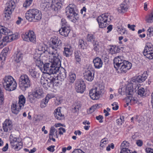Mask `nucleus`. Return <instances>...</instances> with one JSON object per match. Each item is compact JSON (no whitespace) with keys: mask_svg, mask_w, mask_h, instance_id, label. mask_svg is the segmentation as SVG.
<instances>
[{"mask_svg":"<svg viewBox=\"0 0 153 153\" xmlns=\"http://www.w3.org/2000/svg\"><path fill=\"white\" fill-rule=\"evenodd\" d=\"M42 13L40 11L36 9H30L25 13V17L28 21L36 22L42 19Z\"/></svg>","mask_w":153,"mask_h":153,"instance_id":"nucleus-4","label":"nucleus"},{"mask_svg":"<svg viewBox=\"0 0 153 153\" xmlns=\"http://www.w3.org/2000/svg\"><path fill=\"white\" fill-rule=\"evenodd\" d=\"M122 56H119L115 57L114 59V66L118 73H125L132 67V64L124 60Z\"/></svg>","mask_w":153,"mask_h":153,"instance_id":"nucleus-2","label":"nucleus"},{"mask_svg":"<svg viewBox=\"0 0 153 153\" xmlns=\"http://www.w3.org/2000/svg\"><path fill=\"white\" fill-rule=\"evenodd\" d=\"M84 75L85 79L88 81L91 82L94 79V74H92V72L89 70L85 71Z\"/></svg>","mask_w":153,"mask_h":153,"instance_id":"nucleus-23","label":"nucleus"},{"mask_svg":"<svg viewBox=\"0 0 153 153\" xmlns=\"http://www.w3.org/2000/svg\"><path fill=\"white\" fill-rule=\"evenodd\" d=\"M55 97V95L53 93L48 94H47L45 99L49 101V100L51 98Z\"/></svg>","mask_w":153,"mask_h":153,"instance_id":"nucleus-54","label":"nucleus"},{"mask_svg":"<svg viewBox=\"0 0 153 153\" xmlns=\"http://www.w3.org/2000/svg\"><path fill=\"white\" fill-rule=\"evenodd\" d=\"M29 72L31 76L34 78L36 77L37 73L34 70H33L32 69H30Z\"/></svg>","mask_w":153,"mask_h":153,"instance_id":"nucleus-56","label":"nucleus"},{"mask_svg":"<svg viewBox=\"0 0 153 153\" xmlns=\"http://www.w3.org/2000/svg\"><path fill=\"white\" fill-rule=\"evenodd\" d=\"M75 5L74 4H69L66 8V15L68 19H72L74 18L76 20H78L79 17L78 14L75 11Z\"/></svg>","mask_w":153,"mask_h":153,"instance_id":"nucleus-10","label":"nucleus"},{"mask_svg":"<svg viewBox=\"0 0 153 153\" xmlns=\"http://www.w3.org/2000/svg\"><path fill=\"white\" fill-rule=\"evenodd\" d=\"M10 32V30L5 27L0 26V33L3 34L7 35Z\"/></svg>","mask_w":153,"mask_h":153,"instance_id":"nucleus-40","label":"nucleus"},{"mask_svg":"<svg viewBox=\"0 0 153 153\" xmlns=\"http://www.w3.org/2000/svg\"><path fill=\"white\" fill-rule=\"evenodd\" d=\"M135 85V88H134V91H136L137 90H138V94L141 96H143L145 93V90L144 88L142 87L140 88V84H138L137 85Z\"/></svg>","mask_w":153,"mask_h":153,"instance_id":"nucleus-31","label":"nucleus"},{"mask_svg":"<svg viewBox=\"0 0 153 153\" xmlns=\"http://www.w3.org/2000/svg\"><path fill=\"white\" fill-rule=\"evenodd\" d=\"M52 86L50 88H54L55 86H58L59 85V82L58 81V80H56L55 79L53 78L51 80Z\"/></svg>","mask_w":153,"mask_h":153,"instance_id":"nucleus-49","label":"nucleus"},{"mask_svg":"<svg viewBox=\"0 0 153 153\" xmlns=\"http://www.w3.org/2000/svg\"><path fill=\"white\" fill-rule=\"evenodd\" d=\"M13 128V123L9 119H6L2 123V128L4 132H10L12 130Z\"/></svg>","mask_w":153,"mask_h":153,"instance_id":"nucleus-15","label":"nucleus"},{"mask_svg":"<svg viewBox=\"0 0 153 153\" xmlns=\"http://www.w3.org/2000/svg\"><path fill=\"white\" fill-rule=\"evenodd\" d=\"M102 92V89L99 87L91 89L89 91V96L93 100H98L100 97Z\"/></svg>","mask_w":153,"mask_h":153,"instance_id":"nucleus-14","label":"nucleus"},{"mask_svg":"<svg viewBox=\"0 0 153 153\" xmlns=\"http://www.w3.org/2000/svg\"><path fill=\"white\" fill-rule=\"evenodd\" d=\"M9 50L8 47H5L3 49L0 54V59L3 61L5 60L8 51Z\"/></svg>","mask_w":153,"mask_h":153,"instance_id":"nucleus-29","label":"nucleus"},{"mask_svg":"<svg viewBox=\"0 0 153 153\" xmlns=\"http://www.w3.org/2000/svg\"><path fill=\"white\" fill-rule=\"evenodd\" d=\"M46 51L45 45L43 44L40 43L38 47V49L36 51L37 55H38L39 56H41V55L44 53Z\"/></svg>","mask_w":153,"mask_h":153,"instance_id":"nucleus-22","label":"nucleus"},{"mask_svg":"<svg viewBox=\"0 0 153 153\" xmlns=\"http://www.w3.org/2000/svg\"><path fill=\"white\" fill-rule=\"evenodd\" d=\"M55 146H49L47 148V150L51 152H53L54 150V147Z\"/></svg>","mask_w":153,"mask_h":153,"instance_id":"nucleus-59","label":"nucleus"},{"mask_svg":"<svg viewBox=\"0 0 153 153\" xmlns=\"http://www.w3.org/2000/svg\"><path fill=\"white\" fill-rule=\"evenodd\" d=\"M75 58L76 61L77 62H81V59L77 51L75 52Z\"/></svg>","mask_w":153,"mask_h":153,"instance_id":"nucleus-55","label":"nucleus"},{"mask_svg":"<svg viewBox=\"0 0 153 153\" xmlns=\"http://www.w3.org/2000/svg\"><path fill=\"white\" fill-rule=\"evenodd\" d=\"M57 131L55 128L53 126H52L50 130L49 137H51L52 136H54V137H57Z\"/></svg>","mask_w":153,"mask_h":153,"instance_id":"nucleus-36","label":"nucleus"},{"mask_svg":"<svg viewBox=\"0 0 153 153\" xmlns=\"http://www.w3.org/2000/svg\"><path fill=\"white\" fill-rule=\"evenodd\" d=\"M95 36L92 34H88L87 36L86 40L88 42H92L95 39Z\"/></svg>","mask_w":153,"mask_h":153,"instance_id":"nucleus-45","label":"nucleus"},{"mask_svg":"<svg viewBox=\"0 0 153 153\" xmlns=\"http://www.w3.org/2000/svg\"><path fill=\"white\" fill-rule=\"evenodd\" d=\"M76 79L75 74L72 72L70 73L69 75L68 81L70 82L73 83Z\"/></svg>","mask_w":153,"mask_h":153,"instance_id":"nucleus-39","label":"nucleus"},{"mask_svg":"<svg viewBox=\"0 0 153 153\" xmlns=\"http://www.w3.org/2000/svg\"><path fill=\"white\" fill-rule=\"evenodd\" d=\"M96 119L99 121V123H102L103 122V116L99 115L98 116H97L96 117Z\"/></svg>","mask_w":153,"mask_h":153,"instance_id":"nucleus-58","label":"nucleus"},{"mask_svg":"<svg viewBox=\"0 0 153 153\" xmlns=\"http://www.w3.org/2000/svg\"><path fill=\"white\" fill-rule=\"evenodd\" d=\"M126 31V29L123 27H120L118 28V31L120 34L123 35L124 34Z\"/></svg>","mask_w":153,"mask_h":153,"instance_id":"nucleus-53","label":"nucleus"},{"mask_svg":"<svg viewBox=\"0 0 153 153\" xmlns=\"http://www.w3.org/2000/svg\"><path fill=\"white\" fill-rule=\"evenodd\" d=\"M26 102V98L22 94L19 96L17 103H13L11 105V111L15 114H18L20 110L24 108Z\"/></svg>","mask_w":153,"mask_h":153,"instance_id":"nucleus-5","label":"nucleus"},{"mask_svg":"<svg viewBox=\"0 0 153 153\" xmlns=\"http://www.w3.org/2000/svg\"><path fill=\"white\" fill-rule=\"evenodd\" d=\"M128 7V4L125 1H123L120 5L118 10L119 13H124L127 11Z\"/></svg>","mask_w":153,"mask_h":153,"instance_id":"nucleus-21","label":"nucleus"},{"mask_svg":"<svg viewBox=\"0 0 153 153\" xmlns=\"http://www.w3.org/2000/svg\"><path fill=\"white\" fill-rule=\"evenodd\" d=\"M23 54L20 51H17L13 55V59L15 63H20L23 59Z\"/></svg>","mask_w":153,"mask_h":153,"instance_id":"nucleus-17","label":"nucleus"},{"mask_svg":"<svg viewBox=\"0 0 153 153\" xmlns=\"http://www.w3.org/2000/svg\"><path fill=\"white\" fill-rule=\"evenodd\" d=\"M62 0H52L51 4H46L45 7L49 9H51L55 11H58L61 8Z\"/></svg>","mask_w":153,"mask_h":153,"instance_id":"nucleus-11","label":"nucleus"},{"mask_svg":"<svg viewBox=\"0 0 153 153\" xmlns=\"http://www.w3.org/2000/svg\"><path fill=\"white\" fill-rule=\"evenodd\" d=\"M146 21L149 23H151L153 22V11L146 17Z\"/></svg>","mask_w":153,"mask_h":153,"instance_id":"nucleus-47","label":"nucleus"},{"mask_svg":"<svg viewBox=\"0 0 153 153\" xmlns=\"http://www.w3.org/2000/svg\"><path fill=\"white\" fill-rule=\"evenodd\" d=\"M108 143V140L107 138L102 139L100 144V146L102 147H105Z\"/></svg>","mask_w":153,"mask_h":153,"instance_id":"nucleus-43","label":"nucleus"},{"mask_svg":"<svg viewBox=\"0 0 153 153\" xmlns=\"http://www.w3.org/2000/svg\"><path fill=\"white\" fill-rule=\"evenodd\" d=\"M62 42L57 38H53L52 40L51 45L48 48L46 51L50 55L51 58H57L60 59L61 57L58 52L60 50L61 47Z\"/></svg>","mask_w":153,"mask_h":153,"instance_id":"nucleus-3","label":"nucleus"},{"mask_svg":"<svg viewBox=\"0 0 153 153\" xmlns=\"http://www.w3.org/2000/svg\"><path fill=\"white\" fill-rule=\"evenodd\" d=\"M86 8L85 7H83L82 9L81 10L80 13L83 15V17L86 18Z\"/></svg>","mask_w":153,"mask_h":153,"instance_id":"nucleus-57","label":"nucleus"},{"mask_svg":"<svg viewBox=\"0 0 153 153\" xmlns=\"http://www.w3.org/2000/svg\"><path fill=\"white\" fill-rule=\"evenodd\" d=\"M78 46L79 48L81 49H84L85 48V43L83 40L82 39L79 40Z\"/></svg>","mask_w":153,"mask_h":153,"instance_id":"nucleus-42","label":"nucleus"},{"mask_svg":"<svg viewBox=\"0 0 153 153\" xmlns=\"http://www.w3.org/2000/svg\"><path fill=\"white\" fill-rule=\"evenodd\" d=\"M136 143L139 146H141L143 144L142 141L140 140H137Z\"/></svg>","mask_w":153,"mask_h":153,"instance_id":"nucleus-62","label":"nucleus"},{"mask_svg":"<svg viewBox=\"0 0 153 153\" xmlns=\"http://www.w3.org/2000/svg\"><path fill=\"white\" fill-rule=\"evenodd\" d=\"M85 88V84L82 79H80L76 83L75 89L77 93L81 94L83 93Z\"/></svg>","mask_w":153,"mask_h":153,"instance_id":"nucleus-16","label":"nucleus"},{"mask_svg":"<svg viewBox=\"0 0 153 153\" xmlns=\"http://www.w3.org/2000/svg\"><path fill=\"white\" fill-rule=\"evenodd\" d=\"M54 114L55 118L58 120H62L64 118V115L61 113L60 109L59 108L55 110Z\"/></svg>","mask_w":153,"mask_h":153,"instance_id":"nucleus-26","label":"nucleus"},{"mask_svg":"<svg viewBox=\"0 0 153 153\" xmlns=\"http://www.w3.org/2000/svg\"><path fill=\"white\" fill-rule=\"evenodd\" d=\"M81 107V106L79 104H77L73 108V110H74L75 112L78 111L79 108Z\"/></svg>","mask_w":153,"mask_h":153,"instance_id":"nucleus-60","label":"nucleus"},{"mask_svg":"<svg viewBox=\"0 0 153 153\" xmlns=\"http://www.w3.org/2000/svg\"><path fill=\"white\" fill-rule=\"evenodd\" d=\"M148 76V74L146 72H144L141 75H139L136 77V81L140 83H141L147 79Z\"/></svg>","mask_w":153,"mask_h":153,"instance_id":"nucleus-25","label":"nucleus"},{"mask_svg":"<svg viewBox=\"0 0 153 153\" xmlns=\"http://www.w3.org/2000/svg\"><path fill=\"white\" fill-rule=\"evenodd\" d=\"M59 32L61 35L67 36L70 32V28L61 27L59 30Z\"/></svg>","mask_w":153,"mask_h":153,"instance_id":"nucleus-33","label":"nucleus"},{"mask_svg":"<svg viewBox=\"0 0 153 153\" xmlns=\"http://www.w3.org/2000/svg\"><path fill=\"white\" fill-rule=\"evenodd\" d=\"M19 82L21 86L25 88H28L30 86V81L26 74H23L21 76L19 79Z\"/></svg>","mask_w":153,"mask_h":153,"instance_id":"nucleus-13","label":"nucleus"},{"mask_svg":"<svg viewBox=\"0 0 153 153\" xmlns=\"http://www.w3.org/2000/svg\"><path fill=\"white\" fill-rule=\"evenodd\" d=\"M44 92L42 89L39 87L36 88L32 92L33 96L36 98L39 99L43 96Z\"/></svg>","mask_w":153,"mask_h":153,"instance_id":"nucleus-18","label":"nucleus"},{"mask_svg":"<svg viewBox=\"0 0 153 153\" xmlns=\"http://www.w3.org/2000/svg\"><path fill=\"white\" fill-rule=\"evenodd\" d=\"M22 38L23 40L27 42L35 43L36 42V35L34 32L32 30L23 32L22 34Z\"/></svg>","mask_w":153,"mask_h":153,"instance_id":"nucleus-9","label":"nucleus"},{"mask_svg":"<svg viewBox=\"0 0 153 153\" xmlns=\"http://www.w3.org/2000/svg\"><path fill=\"white\" fill-rule=\"evenodd\" d=\"M65 132V129L64 128H60L59 129V134H63V133Z\"/></svg>","mask_w":153,"mask_h":153,"instance_id":"nucleus-64","label":"nucleus"},{"mask_svg":"<svg viewBox=\"0 0 153 153\" xmlns=\"http://www.w3.org/2000/svg\"><path fill=\"white\" fill-rule=\"evenodd\" d=\"M40 82L43 87L46 89L51 87L52 85L51 80L48 82L47 79V78H45L44 77L42 76L41 77Z\"/></svg>","mask_w":153,"mask_h":153,"instance_id":"nucleus-20","label":"nucleus"},{"mask_svg":"<svg viewBox=\"0 0 153 153\" xmlns=\"http://www.w3.org/2000/svg\"><path fill=\"white\" fill-rule=\"evenodd\" d=\"M98 106L99 105L98 104L93 105L89 108V110L87 111V113L88 114L92 113L97 108H99V107H98Z\"/></svg>","mask_w":153,"mask_h":153,"instance_id":"nucleus-44","label":"nucleus"},{"mask_svg":"<svg viewBox=\"0 0 153 153\" xmlns=\"http://www.w3.org/2000/svg\"><path fill=\"white\" fill-rule=\"evenodd\" d=\"M40 57L38 55L35 54L34 56V61L35 62L36 65L38 67L39 69L42 66L43 62L41 60Z\"/></svg>","mask_w":153,"mask_h":153,"instance_id":"nucleus-24","label":"nucleus"},{"mask_svg":"<svg viewBox=\"0 0 153 153\" xmlns=\"http://www.w3.org/2000/svg\"><path fill=\"white\" fill-rule=\"evenodd\" d=\"M48 101L45 98L42 99L40 104V107L42 108H45L47 105Z\"/></svg>","mask_w":153,"mask_h":153,"instance_id":"nucleus-52","label":"nucleus"},{"mask_svg":"<svg viewBox=\"0 0 153 153\" xmlns=\"http://www.w3.org/2000/svg\"><path fill=\"white\" fill-rule=\"evenodd\" d=\"M147 36L148 37H150L153 36V27H149L147 31Z\"/></svg>","mask_w":153,"mask_h":153,"instance_id":"nucleus-50","label":"nucleus"},{"mask_svg":"<svg viewBox=\"0 0 153 153\" xmlns=\"http://www.w3.org/2000/svg\"><path fill=\"white\" fill-rule=\"evenodd\" d=\"M11 35L9 36H5L3 37L2 39L3 42L0 43V48H2L4 46L6 45V44L4 42H10L12 41V37Z\"/></svg>","mask_w":153,"mask_h":153,"instance_id":"nucleus-27","label":"nucleus"},{"mask_svg":"<svg viewBox=\"0 0 153 153\" xmlns=\"http://www.w3.org/2000/svg\"><path fill=\"white\" fill-rule=\"evenodd\" d=\"M10 142L12 147L16 151H19L22 148V140L19 137H13L12 140H10Z\"/></svg>","mask_w":153,"mask_h":153,"instance_id":"nucleus-12","label":"nucleus"},{"mask_svg":"<svg viewBox=\"0 0 153 153\" xmlns=\"http://www.w3.org/2000/svg\"><path fill=\"white\" fill-rule=\"evenodd\" d=\"M33 0H26L23 4L24 7L26 8L30 6L32 3Z\"/></svg>","mask_w":153,"mask_h":153,"instance_id":"nucleus-48","label":"nucleus"},{"mask_svg":"<svg viewBox=\"0 0 153 153\" xmlns=\"http://www.w3.org/2000/svg\"><path fill=\"white\" fill-rule=\"evenodd\" d=\"M63 54L64 56L67 57H68L71 55L72 52L71 46L68 45L64 48Z\"/></svg>","mask_w":153,"mask_h":153,"instance_id":"nucleus-32","label":"nucleus"},{"mask_svg":"<svg viewBox=\"0 0 153 153\" xmlns=\"http://www.w3.org/2000/svg\"><path fill=\"white\" fill-rule=\"evenodd\" d=\"M15 7L16 4L14 1L12 0L8 1L5 4L4 10L5 17L9 19Z\"/></svg>","mask_w":153,"mask_h":153,"instance_id":"nucleus-8","label":"nucleus"},{"mask_svg":"<svg viewBox=\"0 0 153 153\" xmlns=\"http://www.w3.org/2000/svg\"><path fill=\"white\" fill-rule=\"evenodd\" d=\"M110 17V14L108 13L103 14L99 16L97 20L99 27L101 28L106 27L111 20Z\"/></svg>","mask_w":153,"mask_h":153,"instance_id":"nucleus-7","label":"nucleus"},{"mask_svg":"<svg viewBox=\"0 0 153 153\" xmlns=\"http://www.w3.org/2000/svg\"><path fill=\"white\" fill-rule=\"evenodd\" d=\"M125 117L123 116H121L120 118L116 120V122L119 126L121 125L124 122Z\"/></svg>","mask_w":153,"mask_h":153,"instance_id":"nucleus-46","label":"nucleus"},{"mask_svg":"<svg viewBox=\"0 0 153 153\" xmlns=\"http://www.w3.org/2000/svg\"><path fill=\"white\" fill-rule=\"evenodd\" d=\"M129 146V143L128 141L124 140L122 143L120 148L121 149V151H127L130 152V150L128 149Z\"/></svg>","mask_w":153,"mask_h":153,"instance_id":"nucleus-30","label":"nucleus"},{"mask_svg":"<svg viewBox=\"0 0 153 153\" xmlns=\"http://www.w3.org/2000/svg\"><path fill=\"white\" fill-rule=\"evenodd\" d=\"M61 27L70 28V25L65 19L62 18L61 19Z\"/></svg>","mask_w":153,"mask_h":153,"instance_id":"nucleus-41","label":"nucleus"},{"mask_svg":"<svg viewBox=\"0 0 153 153\" xmlns=\"http://www.w3.org/2000/svg\"><path fill=\"white\" fill-rule=\"evenodd\" d=\"M135 86L133 85L132 83L128 84L126 89L127 92L128 93V95H132L133 91H134V88Z\"/></svg>","mask_w":153,"mask_h":153,"instance_id":"nucleus-34","label":"nucleus"},{"mask_svg":"<svg viewBox=\"0 0 153 153\" xmlns=\"http://www.w3.org/2000/svg\"><path fill=\"white\" fill-rule=\"evenodd\" d=\"M143 51H153V46L152 44L149 42L146 43Z\"/></svg>","mask_w":153,"mask_h":153,"instance_id":"nucleus-37","label":"nucleus"},{"mask_svg":"<svg viewBox=\"0 0 153 153\" xmlns=\"http://www.w3.org/2000/svg\"><path fill=\"white\" fill-rule=\"evenodd\" d=\"M112 105L113 106L112 109L114 110H117L118 109V106L115 102L113 103L112 104Z\"/></svg>","mask_w":153,"mask_h":153,"instance_id":"nucleus-63","label":"nucleus"},{"mask_svg":"<svg viewBox=\"0 0 153 153\" xmlns=\"http://www.w3.org/2000/svg\"><path fill=\"white\" fill-rule=\"evenodd\" d=\"M3 84L5 89L10 91L15 90L17 87V84L16 80L10 76L4 78Z\"/></svg>","mask_w":153,"mask_h":153,"instance_id":"nucleus-6","label":"nucleus"},{"mask_svg":"<svg viewBox=\"0 0 153 153\" xmlns=\"http://www.w3.org/2000/svg\"><path fill=\"white\" fill-rule=\"evenodd\" d=\"M4 97L3 91L1 88H0V102L1 105H2L4 103Z\"/></svg>","mask_w":153,"mask_h":153,"instance_id":"nucleus-51","label":"nucleus"},{"mask_svg":"<svg viewBox=\"0 0 153 153\" xmlns=\"http://www.w3.org/2000/svg\"><path fill=\"white\" fill-rule=\"evenodd\" d=\"M49 56L50 62L43 63L40 69L44 73H48L49 72H51L53 74L56 73L61 65L60 59L54 57L51 58L49 55Z\"/></svg>","mask_w":153,"mask_h":153,"instance_id":"nucleus-1","label":"nucleus"},{"mask_svg":"<svg viewBox=\"0 0 153 153\" xmlns=\"http://www.w3.org/2000/svg\"><path fill=\"white\" fill-rule=\"evenodd\" d=\"M93 62L94 68L96 69H99L102 66L103 64L102 61L99 57L94 58L93 60Z\"/></svg>","mask_w":153,"mask_h":153,"instance_id":"nucleus-19","label":"nucleus"},{"mask_svg":"<svg viewBox=\"0 0 153 153\" xmlns=\"http://www.w3.org/2000/svg\"><path fill=\"white\" fill-rule=\"evenodd\" d=\"M120 49L116 45H112L109 49L110 53L112 54L118 53Z\"/></svg>","mask_w":153,"mask_h":153,"instance_id":"nucleus-35","label":"nucleus"},{"mask_svg":"<svg viewBox=\"0 0 153 153\" xmlns=\"http://www.w3.org/2000/svg\"><path fill=\"white\" fill-rule=\"evenodd\" d=\"M143 53L146 58L149 59H153V51H143Z\"/></svg>","mask_w":153,"mask_h":153,"instance_id":"nucleus-38","label":"nucleus"},{"mask_svg":"<svg viewBox=\"0 0 153 153\" xmlns=\"http://www.w3.org/2000/svg\"><path fill=\"white\" fill-rule=\"evenodd\" d=\"M145 151L147 153H153V149L150 148H146Z\"/></svg>","mask_w":153,"mask_h":153,"instance_id":"nucleus-61","label":"nucleus"},{"mask_svg":"<svg viewBox=\"0 0 153 153\" xmlns=\"http://www.w3.org/2000/svg\"><path fill=\"white\" fill-rule=\"evenodd\" d=\"M126 102H129L130 104L134 105L137 103L138 100L136 97H133L132 95H128L126 97Z\"/></svg>","mask_w":153,"mask_h":153,"instance_id":"nucleus-28","label":"nucleus"}]
</instances>
